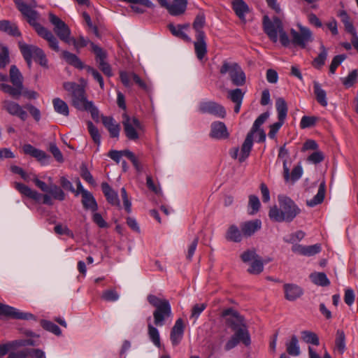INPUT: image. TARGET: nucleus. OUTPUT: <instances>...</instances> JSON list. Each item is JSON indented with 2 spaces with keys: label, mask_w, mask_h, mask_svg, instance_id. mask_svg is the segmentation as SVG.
Listing matches in <instances>:
<instances>
[{
  "label": "nucleus",
  "mask_w": 358,
  "mask_h": 358,
  "mask_svg": "<svg viewBox=\"0 0 358 358\" xmlns=\"http://www.w3.org/2000/svg\"><path fill=\"white\" fill-rule=\"evenodd\" d=\"M279 207H271L268 216L271 220L277 222H291L300 213L301 209L289 197L279 195Z\"/></svg>",
  "instance_id": "f257e3e1"
},
{
  "label": "nucleus",
  "mask_w": 358,
  "mask_h": 358,
  "mask_svg": "<svg viewBox=\"0 0 358 358\" xmlns=\"http://www.w3.org/2000/svg\"><path fill=\"white\" fill-rule=\"evenodd\" d=\"M63 87L71 94L72 105L76 108L89 111L94 120L98 118L99 110L92 101H87L83 87L73 82H66Z\"/></svg>",
  "instance_id": "f03ea898"
},
{
  "label": "nucleus",
  "mask_w": 358,
  "mask_h": 358,
  "mask_svg": "<svg viewBox=\"0 0 358 358\" xmlns=\"http://www.w3.org/2000/svg\"><path fill=\"white\" fill-rule=\"evenodd\" d=\"M268 116V113H264L255 120L250 132L247 134L241 145V150L237 147L230 150L229 154L233 159H238L239 162H243L249 157L253 145V135L259 129H261L260 127L267 120Z\"/></svg>",
  "instance_id": "7ed1b4c3"
},
{
  "label": "nucleus",
  "mask_w": 358,
  "mask_h": 358,
  "mask_svg": "<svg viewBox=\"0 0 358 358\" xmlns=\"http://www.w3.org/2000/svg\"><path fill=\"white\" fill-rule=\"evenodd\" d=\"M20 12L27 17L29 23L34 27L37 34L48 42L50 48L59 52V46L57 38L50 31L37 22L38 13L28 5H26Z\"/></svg>",
  "instance_id": "20e7f679"
},
{
  "label": "nucleus",
  "mask_w": 358,
  "mask_h": 358,
  "mask_svg": "<svg viewBox=\"0 0 358 358\" xmlns=\"http://www.w3.org/2000/svg\"><path fill=\"white\" fill-rule=\"evenodd\" d=\"M147 299L150 305L155 308L153 312L154 323L156 326L162 327L166 318L171 316V307L168 300L149 294Z\"/></svg>",
  "instance_id": "39448f33"
},
{
  "label": "nucleus",
  "mask_w": 358,
  "mask_h": 358,
  "mask_svg": "<svg viewBox=\"0 0 358 358\" xmlns=\"http://www.w3.org/2000/svg\"><path fill=\"white\" fill-rule=\"evenodd\" d=\"M231 328L235 331L234 334L226 343L224 349L228 351L234 348L240 342L246 346L250 344V336L246 326L242 320H238L237 323L231 324Z\"/></svg>",
  "instance_id": "423d86ee"
},
{
  "label": "nucleus",
  "mask_w": 358,
  "mask_h": 358,
  "mask_svg": "<svg viewBox=\"0 0 358 358\" xmlns=\"http://www.w3.org/2000/svg\"><path fill=\"white\" fill-rule=\"evenodd\" d=\"M19 48L29 67L31 66L32 59L38 62L41 66L48 67V59L42 49L22 42L19 43Z\"/></svg>",
  "instance_id": "0eeeda50"
},
{
  "label": "nucleus",
  "mask_w": 358,
  "mask_h": 358,
  "mask_svg": "<svg viewBox=\"0 0 358 358\" xmlns=\"http://www.w3.org/2000/svg\"><path fill=\"white\" fill-rule=\"evenodd\" d=\"M296 26L299 28V31L294 29H290L291 41L294 46L304 49L313 41V34L308 27L303 26L300 23H298Z\"/></svg>",
  "instance_id": "6e6552de"
},
{
  "label": "nucleus",
  "mask_w": 358,
  "mask_h": 358,
  "mask_svg": "<svg viewBox=\"0 0 358 358\" xmlns=\"http://www.w3.org/2000/svg\"><path fill=\"white\" fill-rule=\"evenodd\" d=\"M122 125L127 138L136 141L139 138V132L144 131V127L135 117H129L127 113L122 115Z\"/></svg>",
  "instance_id": "1a4fd4ad"
},
{
  "label": "nucleus",
  "mask_w": 358,
  "mask_h": 358,
  "mask_svg": "<svg viewBox=\"0 0 358 358\" xmlns=\"http://www.w3.org/2000/svg\"><path fill=\"white\" fill-rule=\"evenodd\" d=\"M220 73H229L234 85L242 86L245 83V75L241 66L236 63L224 62L220 68Z\"/></svg>",
  "instance_id": "9d476101"
},
{
  "label": "nucleus",
  "mask_w": 358,
  "mask_h": 358,
  "mask_svg": "<svg viewBox=\"0 0 358 358\" xmlns=\"http://www.w3.org/2000/svg\"><path fill=\"white\" fill-rule=\"evenodd\" d=\"M49 20L54 26V31L57 36L63 41L69 43L71 42V30L69 27L59 17L50 13Z\"/></svg>",
  "instance_id": "9b49d317"
},
{
  "label": "nucleus",
  "mask_w": 358,
  "mask_h": 358,
  "mask_svg": "<svg viewBox=\"0 0 358 358\" xmlns=\"http://www.w3.org/2000/svg\"><path fill=\"white\" fill-rule=\"evenodd\" d=\"M263 27L269 38L274 43L277 42L278 39V34L283 27L281 20L278 17H273L271 20L268 16L265 15L263 18Z\"/></svg>",
  "instance_id": "f8f14e48"
},
{
  "label": "nucleus",
  "mask_w": 358,
  "mask_h": 358,
  "mask_svg": "<svg viewBox=\"0 0 358 358\" xmlns=\"http://www.w3.org/2000/svg\"><path fill=\"white\" fill-rule=\"evenodd\" d=\"M1 316H4L14 320H36L34 315L28 312H22L20 310L13 306L1 303Z\"/></svg>",
  "instance_id": "ddd939ff"
},
{
  "label": "nucleus",
  "mask_w": 358,
  "mask_h": 358,
  "mask_svg": "<svg viewBox=\"0 0 358 358\" xmlns=\"http://www.w3.org/2000/svg\"><path fill=\"white\" fill-rule=\"evenodd\" d=\"M41 344L39 338L30 337L27 339H19L15 340L10 342H8L4 344H1V356L5 355L7 352L12 349H15L18 347L24 346H37Z\"/></svg>",
  "instance_id": "4468645a"
},
{
  "label": "nucleus",
  "mask_w": 358,
  "mask_h": 358,
  "mask_svg": "<svg viewBox=\"0 0 358 358\" xmlns=\"http://www.w3.org/2000/svg\"><path fill=\"white\" fill-rule=\"evenodd\" d=\"M199 111L201 113H209L218 117H224L226 110L224 108L213 101H202L199 105Z\"/></svg>",
  "instance_id": "2eb2a0df"
},
{
  "label": "nucleus",
  "mask_w": 358,
  "mask_h": 358,
  "mask_svg": "<svg viewBox=\"0 0 358 358\" xmlns=\"http://www.w3.org/2000/svg\"><path fill=\"white\" fill-rule=\"evenodd\" d=\"M24 154L36 158L41 164L45 165L49 163L50 156L43 150L37 149L30 144H25L22 147Z\"/></svg>",
  "instance_id": "dca6fc26"
},
{
  "label": "nucleus",
  "mask_w": 358,
  "mask_h": 358,
  "mask_svg": "<svg viewBox=\"0 0 358 358\" xmlns=\"http://www.w3.org/2000/svg\"><path fill=\"white\" fill-rule=\"evenodd\" d=\"M292 250L294 253L303 256L310 257L320 252L321 245L319 243H316L312 245H302L295 244L292 246Z\"/></svg>",
  "instance_id": "f3484780"
},
{
  "label": "nucleus",
  "mask_w": 358,
  "mask_h": 358,
  "mask_svg": "<svg viewBox=\"0 0 358 358\" xmlns=\"http://www.w3.org/2000/svg\"><path fill=\"white\" fill-rule=\"evenodd\" d=\"M262 221L259 219H255L243 222L241 224L240 227L243 230L244 237H250L262 228Z\"/></svg>",
  "instance_id": "a211bd4d"
},
{
  "label": "nucleus",
  "mask_w": 358,
  "mask_h": 358,
  "mask_svg": "<svg viewBox=\"0 0 358 358\" xmlns=\"http://www.w3.org/2000/svg\"><path fill=\"white\" fill-rule=\"evenodd\" d=\"M4 108L11 115L17 116L22 121L27 118V113L19 103L13 101H5Z\"/></svg>",
  "instance_id": "6ab92c4d"
},
{
  "label": "nucleus",
  "mask_w": 358,
  "mask_h": 358,
  "mask_svg": "<svg viewBox=\"0 0 358 358\" xmlns=\"http://www.w3.org/2000/svg\"><path fill=\"white\" fill-rule=\"evenodd\" d=\"M195 54L199 60L203 59L207 53V43L206 42V34L200 32L196 35V41L194 42Z\"/></svg>",
  "instance_id": "aec40b11"
},
{
  "label": "nucleus",
  "mask_w": 358,
  "mask_h": 358,
  "mask_svg": "<svg viewBox=\"0 0 358 358\" xmlns=\"http://www.w3.org/2000/svg\"><path fill=\"white\" fill-rule=\"evenodd\" d=\"M102 123L108 129L110 136L113 138H118L120 131V126L112 117L102 116Z\"/></svg>",
  "instance_id": "412c9836"
},
{
  "label": "nucleus",
  "mask_w": 358,
  "mask_h": 358,
  "mask_svg": "<svg viewBox=\"0 0 358 358\" xmlns=\"http://www.w3.org/2000/svg\"><path fill=\"white\" fill-rule=\"evenodd\" d=\"M184 333V324L182 319L176 321L171 332V341L173 345H177L182 340Z\"/></svg>",
  "instance_id": "4be33fe9"
},
{
  "label": "nucleus",
  "mask_w": 358,
  "mask_h": 358,
  "mask_svg": "<svg viewBox=\"0 0 358 358\" xmlns=\"http://www.w3.org/2000/svg\"><path fill=\"white\" fill-rule=\"evenodd\" d=\"M210 136L216 139L227 138L229 136V133L223 122H215L211 124Z\"/></svg>",
  "instance_id": "5701e85b"
},
{
  "label": "nucleus",
  "mask_w": 358,
  "mask_h": 358,
  "mask_svg": "<svg viewBox=\"0 0 358 358\" xmlns=\"http://www.w3.org/2000/svg\"><path fill=\"white\" fill-rule=\"evenodd\" d=\"M187 2L186 0H173V3L169 4L166 2V5L164 6L169 13L174 16L182 14L187 8Z\"/></svg>",
  "instance_id": "b1692460"
},
{
  "label": "nucleus",
  "mask_w": 358,
  "mask_h": 358,
  "mask_svg": "<svg viewBox=\"0 0 358 358\" xmlns=\"http://www.w3.org/2000/svg\"><path fill=\"white\" fill-rule=\"evenodd\" d=\"M231 6L238 18L245 22V15L250 12L248 4L243 0H232Z\"/></svg>",
  "instance_id": "393cba45"
},
{
  "label": "nucleus",
  "mask_w": 358,
  "mask_h": 358,
  "mask_svg": "<svg viewBox=\"0 0 358 358\" xmlns=\"http://www.w3.org/2000/svg\"><path fill=\"white\" fill-rule=\"evenodd\" d=\"M101 189L108 203L118 207L120 206L117 192L113 189L107 182L101 184Z\"/></svg>",
  "instance_id": "a878e982"
},
{
  "label": "nucleus",
  "mask_w": 358,
  "mask_h": 358,
  "mask_svg": "<svg viewBox=\"0 0 358 358\" xmlns=\"http://www.w3.org/2000/svg\"><path fill=\"white\" fill-rule=\"evenodd\" d=\"M244 235L243 230L236 224L230 225L225 234V238L231 242L240 243L243 240Z\"/></svg>",
  "instance_id": "bb28decb"
},
{
  "label": "nucleus",
  "mask_w": 358,
  "mask_h": 358,
  "mask_svg": "<svg viewBox=\"0 0 358 358\" xmlns=\"http://www.w3.org/2000/svg\"><path fill=\"white\" fill-rule=\"evenodd\" d=\"M285 296L288 301H295L303 294L302 289L294 284H285L284 285Z\"/></svg>",
  "instance_id": "cd10ccee"
},
{
  "label": "nucleus",
  "mask_w": 358,
  "mask_h": 358,
  "mask_svg": "<svg viewBox=\"0 0 358 358\" xmlns=\"http://www.w3.org/2000/svg\"><path fill=\"white\" fill-rule=\"evenodd\" d=\"M15 188L22 195L32 199L35 201H39L41 198V194L37 192L35 190L31 189L28 186L20 183V182H15Z\"/></svg>",
  "instance_id": "c85d7f7f"
},
{
  "label": "nucleus",
  "mask_w": 358,
  "mask_h": 358,
  "mask_svg": "<svg viewBox=\"0 0 358 358\" xmlns=\"http://www.w3.org/2000/svg\"><path fill=\"white\" fill-rule=\"evenodd\" d=\"M286 350L288 355L293 357H298L301 354V349L299 339L296 335L292 336L290 340L285 343Z\"/></svg>",
  "instance_id": "c756f323"
},
{
  "label": "nucleus",
  "mask_w": 358,
  "mask_h": 358,
  "mask_svg": "<svg viewBox=\"0 0 358 358\" xmlns=\"http://www.w3.org/2000/svg\"><path fill=\"white\" fill-rule=\"evenodd\" d=\"M188 27L189 24H178L177 26L173 24L169 25V29L173 36L189 43L192 41L191 38L184 32V29H187Z\"/></svg>",
  "instance_id": "7c9ffc66"
},
{
  "label": "nucleus",
  "mask_w": 358,
  "mask_h": 358,
  "mask_svg": "<svg viewBox=\"0 0 358 358\" xmlns=\"http://www.w3.org/2000/svg\"><path fill=\"white\" fill-rule=\"evenodd\" d=\"M325 192H326V185L325 182H322L320 183L317 193L316 195L310 200H307L306 204L309 207H314L318 204H320L324 201V196H325Z\"/></svg>",
  "instance_id": "2f4dec72"
},
{
  "label": "nucleus",
  "mask_w": 358,
  "mask_h": 358,
  "mask_svg": "<svg viewBox=\"0 0 358 358\" xmlns=\"http://www.w3.org/2000/svg\"><path fill=\"white\" fill-rule=\"evenodd\" d=\"M314 94L317 101L322 106L326 107L328 104L327 93L321 87V85L315 81L313 83Z\"/></svg>",
  "instance_id": "473e14b6"
},
{
  "label": "nucleus",
  "mask_w": 358,
  "mask_h": 358,
  "mask_svg": "<svg viewBox=\"0 0 358 358\" xmlns=\"http://www.w3.org/2000/svg\"><path fill=\"white\" fill-rule=\"evenodd\" d=\"M52 105L56 113L67 117L69 115V109L67 103L60 98H55Z\"/></svg>",
  "instance_id": "72a5a7b5"
},
{
  "label": "nucleus",
  "mask_w": 358,
  "mask_h": 358,
  "mask_svg": "<svg viewBox=\"0 0 358 358\" xmlns=\"http://www.w3.org/2000/svg\"><path fill=\"white\" fill-rule=\"evenodd\" d=\"M335 349L343 355L346 350L345 334L343 330H337L335 339Z\"/></svg>",
  "instance_id": "f704fd0d"
},
{
  "label": "nucleus",
  "mask_w": 358,
  "mask_h": 358,
  "mask_svg": "<svg viewBox=\"0 0 358 358\" xmlns=\"http://www.w3.org/2000/svg\"><path fill=\"white\" fill-rule=\"evenodd\" d=\"M82 203L85 208L96 211L98 208L96 201L90 192H85L82 195Z\"/></svg>",
  "instance_id": "c9c22d12"
},
{
  "label": "nucleus",
  "mask_w": 358,
  "mask_h": 358,
  "mask_svg": "<svg viewBox=\"0 0 358 358\" xmlns=\"http://www.w3.org/2000/svg\"><path fill=\"white\" fill-rule=\"evenodd\" d=\"M1 31L15 37L21 35L16 24L8 20H1Z\"/></svg>",
  "instance_id": "e433bc0d"
},
{
  "label": "nucleus",
  "mask_w": 358,
  "mask_h": 358,
  "mask_svg": "<svg viewBox=\"0 0 358 358\" xmlns=\"http://www.w3.org/2000/svg\"><path fill=\"white\" fill-rule=\"evenodd\" d=\"M302 341L310 345L318 346L320 345V338L313 331L304 330L301 332Z\"/></svg>",
  "instance_id": "4c0bfd02"
},
{
  "label": "nucleus",
  "mask_w": 358,
  "mask_h": 358,
  "mask_svg": "<svg viewBox=\"0 0 358 358\" xmlns=\"http://www.w3.org/2000/svg\"><path fill=\"white\" fill-rule=\"evenodd\" d=\"M62 56L69 64L80 69H83L84 68L83 63L75 54L71 53L68 51H63Z\"/></svg>",
  "instance_id": "58836bf2"
},
{
  "label": "nucleus",
  "mask_w": 358,
  "mask_h": 358,
  "mask_svg": "<svg viewBox=\"0 0 358 358\" xmlns=\"http://www.w3.org/2000/svg\"><path fill=\"white\" fill-rule=\"evenodd\" d=\"M327 50L324 47L322 43L320 44V52L317 55V57L313 62V65L315 68L320 69H321L325 64V61L327 58Z\"/></svg>",
  "instance_id": "ea45409f"
},
{
  "label": "nucleus",
  "mask_w": 358,
  "mask_h": 358,
  "mask_svg": "<svg viewBox=\"0 0 358 358\" xmlns=\"http://www.w3.org/2000/svg\"><path fill=\"white\" fill-rule=\"evenodd\" d=\"M9 78L13 85H23V76L15 65L10 66Z\"/></svg>",
  "instance_id": "a19ab883"
},
{
  "label": "nucleus",
  "mask_w": 358,
  "mask_h": 358,
  "mask_svg": "<svg viewBox=\"0 0 358 358\" xmlns=\"http://www.w3.org/2000/svg\"><path fill=\"white\" fill-rule=\"evenodd\" d=\"M148 334L150 340L157 348L161 347L160 336L158 329L150 322L148 324Z\"/></svg>",
  "instance_id": "79ce46f5"
},
{
  "label": "nucleus",
  "mask_w": 358,
  "mask_h": 358,
  "mask_svg": "<svg viewBox=\"0 0 358 358\" xmlns=\"http://www.w3.org/2000/svg\"><path fill=\"white\" fill-rule=\"evenodd\" d=\"M310 278L312 282L317 285L324 287L330 284V281L324 273H313L310 274Z\"/></svg>",
  "instance_id": "37998d69"
},
{
  "label": "nucleus",
  "mask_w": 358,
  "mask_h": 358,
  "mask_svg": "<svg viewBox=\"0 0 358 358\" xmlns=\"http://www.w3.org/2000/svg\"><path fill=\"white\" fill-rule=\"evenodd\" d=\"M1 89L11 96L18 98L22 94L23 85H13V86L1 85Z\"/></svg>",
  "instance_id": "c03bdc74"
},
{
  "label": "nucleus",
  "mask_w": 358,
  "mask_h": 358,
  "mask_svg": "<svg viewBox=\"0 0 358 358\" xmlns=\"http://www.w3.org/2000/svg\"><path fill=\"white\" fill-rule=\"evenodd\" d=\"M275 106L278 120L285 121L287 113V106L285 101L282 98H278L275 101Z\"/></svg>",
  "instance_id": "a18cd8bd"
},
{
  "label": "nucleus",
  "mask_w": 358,
  "mask_h": 358,
  "mask_svg": "<svg viewBox=\"0 0 358 358\" xmlns=\"http://www.w3.org/2000/svg\"><path fill=\"white\" fill-rule=\"evenodd\" d=\"M90 45L93 52L95 54L97 64L99 65L101 63L106 62L107 58L106 52L94 43H90Z\"/></svg>",
  "instance_id": "49530a36"
},
{
  "label": "nucleus",
  "mask_w": 358,
  "mask_h": 358,
  "mask_svg": "<svg viewBox=\"0 0 358 358\" xmlns=\"http://www.w3.org/2000/svg\"><path fill=\"white\" fill-rule=\"evenodd\" d=\"M260 206L261 203L259 198L255 195H250L248 201V213L250 215L256 214L259 211Z\"/></svg>",
  "instance_id": "de8ad7c7"
},
{
  "label": "nucleus",
  "mask_w": 358,
  "mask_h": 358,
  "mask_svg": "<svg viewBox=\"0 0 358 358\" xmlns=\"http://www.w3.org/2000/svg\"><path fill=\"white\" fill-rule=\"evenodd\" d=\"M263 269V262L262 258L259 256L251 262L250 266L248 268V271L251 274H259L262 272Z\"/></svg>",
  "instance_id": "09e8293b"
},
{
  "label": "nucleus",
  "mask_w": 358,
  "mask_h": 358,
  "mask_svg": "<svg viewBox=\"0 0 358 358\" xmlns=\"http://www.w3.org/2000/svg\"><path fill=\"white\" fill-rule=\"evenodd\" d=\"M41 325L43 329L57 336H60L62 334L60 328L57 324L50 321L42 320Z\"/></svg>",
  "instance_id": "8fccbe9b"
},
{
  "label": "nucleus",
  "mask_w": 358,
  "mask_h": 358,
  "mask_svg": "<svg viewBox=\"0 0 358 358\" xmlns=\"http://www.w3.org/2000/svg\"><path fill=\"white\" fill-rule=\"evenodd\" d=\"M87 129L94 142L99 145L101 143V136L98 129L90 121L87 122Z\"/></svg>",
  "instance_id": "3c124183"
},
{
  "label": "nucleus",
  "mask_w": 358,
  "mask_h": 358,
  "mask_svg": "<svg viewBox=\"0 0 358 358\" xmlns=\"http://www.w3.org/2000/svg\"><path fill=\"white\" fill-rule=\"evenodd\" d=\"M305 236V233L299 230L294 233H292L287 236L283 238V240L286 243H294L296 242L301 241Z\"/></svg>",
  "instance_id": "603ef678"
},
{
  "label": "nucleus",
  "mask_w": 358,
  "mask_h": 358,
  "mask_svg": "<svg viewBox=\"0 0 358 358\" xmlns=\"http://www.w3.org/2000/svg\"><path fill=\"white\" fill-rule=\"evenodd\" d=\"M340 16L341 17L342 22L344 24L346 31L352 34V36L355 35L357 34L356 30L352 22L350 21V17L348 14L345 11H343L341 13Z\"/></svg>",
  "instance_id": "864d4df0"
},
{
  "label": "nucleus",
  "mask_w": 358,
  "mask_h": 358,
  "mask_svg": "<svg viewBox=\"0 0 358 358\" xmlns=\"http://www.w3.org/2000/svg\"><path fill=\"white\" fill-rule=\"evenodd\" d=\"M206 19L203 14L196 15L194 22L193 28L196 31V35H199L200 32H204L202 29L205 24Z\"/></svg>",
  "instance_id": "5fc2aeb1"
},
{
  "label": "nucleus",
  "mask_w": 358,
  "mask_h": 358,
  "mask_svg": "<svg viewBox=\"0 0 358 358\" xmlns=\"http://www.w3.org/2000/svg\"><path fill=\"white\" fill-rule=\"evenodd\" d=\"M244 93L239 88L231 90L228 92V97L234 103H242Z\"/></svg>",
  "instance_id": "6e6d98bb"
},
{
  "label": "nucleus",
  "mask_w": 358,
  "mask_h": 358,
  "mask_svg": "<svg viewBox=\"0 0 358 358\" xmlns=\"http://www.w3.org/2000/svg\"><path fill=\"white\" fill-rule=\"evenodd\" d=\"M317 121V117L304 115L301 117L300 127L301 129L312 127L315 125Z\"/></svg>",
  "instance_id": "4d7b16f0"
},
{
  "label": "nucleus",
  "mask_w": 358,
  "mask_h": 358,
  "mask_svg": "<svg viewBox=\"0 0 358 358\" xmlns=\"http://www.w3.org/2000/svg\"><path fill=\"white\" fill-rule=\"evenodd\" d=\"M48 192L55 199L63 201L65 198V194L63 190L56 185H51Z\"/></svg>",
  "instance_id": "13d9d810"
},
{
  "label": "nucleus",
  "mask_w": 358,
  "mask_h": 358,
  "mask_svg": "<svg viewBox=\"0 0 358 358\" xmlns=\"http://www.w3.org/2000/svg\"><path fill=\"white\" fill-rule=\"evenodd\" d=\"M346 59V55H338L335 56L330 64L329 72L331 74L335 73L337 67Z\"/></svg>",
  "instance_id": "bf43d9fd"
},
{
  "label": "nucleus",
  "mask_w": 358,
  "mask_h": 358,
  "mask_svg": "<svg viewBox=\"0 0 358 358\" xmlns=\"http://www.w3.org/2000/svg\"><path fill=\"white\" fill-rule=\"evenodd\" d=\"M357 78H358L357 71L353 70L348 74V76L347 77L343 78V84L345 86L350 87L353 85V84L357 80Z\"/></svg>",
  "instance_id": "052dcab7"
},
{
  "label": "nucleus",
  "mask_w": 358,
  "mask_h": 358,
  "mask_svg": "<svg viewBox=\"0 0 358 358\" xmlns=\"http://www.w3.org/2000/svg\"><path fill=\"white\" fill-rule=\"evenodd\" d=\"M86 69L88 73L92 74L93 78L99 83L100 87L101 89H103V87H104L103 79V77L101 76V75L100 74V73L96 69H95L92 67H90V66H87Z\"/></svg>",
  "instance_id": "680f3d73"
},
{
  "label": "nucleus",
  "mask_w": 358,
  "mask_h": 358,
  "mask_svg": "<svg viewBox=\"0 0 358 358\" xmlns=\"http://www.w3.org/2000/svg\"><path fill=\"white\" fill-rule=\"evenodd\" d=\"M258 257L259 255H257L256 252L253 250L245 251L241 255L242 261L245 263L252 262Z\"/></svg>",
  "instance_id": "e2e57ef3"
},
{
  "label": "nucleus",
  "mask_w": 358,
  "mask_h": 358,
  "mask_svg": "<svg viewBox=\"0 0 358 358\" xmlns=\"http://www.w3.org/2000/svg\"><path fill=\"white\" fill-rule=\"evenodd\" d=\"M131 73L132 72H127V71H122L120 72V80L126 87H130L132 85V83H131V80H132Z\"/></svg>",
  "instance_id": "0e129e2a"
},
{
  "label": "nucleus",
  "mask_w": 358,
  "mask_h": 358,
  "mask_svg": "<svg viewBox=\"0 0 358 358\" xmlns=\"http://www.w3.org/2000/svg\"><path fill=\"white\" fill-rule=\"evenodd\" d=\"M15 349L10 350L7 353H8V358H27V349H24L21 350H15Z\"/></svg>",
  "instance_id": "69168bd1"
},
{
  "label": "nucleus",
  "mask_w": 358,
  "mask_h": 358,
  "mask_svg": "<svg viewBox=\"0 0 358 358\" xmlns=\"http://www.w3.org/2000/svg\"><path fill=\"white\" fill-rule=\"evenodd\" d=\"M206 308V304L204 303L195 304L192 309L191 317L196 320Z\"/></svg>",
  "instance_id": "338daca9"
},
{
  "label": "nucleus",
  "mask_w": 358,
  "mask_h": 358,
  "mask_svg": "<svg viewBox=\"0 0 358 358\" xmlns=\"http://www.w3.org/2000/svg\"><path fill=\"white\" fill-rule=\"evenodd\" d=\"M102 298L108 301H115L119 299V294L115 290L108 289L103 292Z\"/></svg>",
  "instance_id": "774afa93"
}]
</instances>
